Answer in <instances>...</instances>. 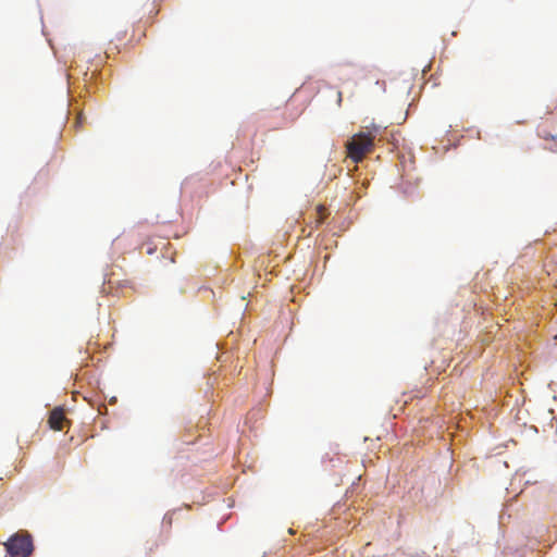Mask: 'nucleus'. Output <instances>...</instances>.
Instances as JSON below:
<instances>
[{
  "instance_id": "7ed1b4c3",
  "label": "nucleus",
  "mask_w": 557,
  "mask_h": 557,
  "mask_svg": "<svg viewBox=\"0 0 557 557\" xmlns=\"http://www.w3.org/2000/svg\"><path fill=\"white\" fill-rule=\"evenodd\" d=\"M66 422L65 412L61 407H57L50 412L48 423L52 430L62 431Z\"/></svg>"
},
{
  "instance_id": "f257e3e1",
  "label": "nucleus",
  "mask_w": 557,
  "mask_h": 557,
  "mask_svg": "<svg viewBox=\"0 0 557 557\" xmlns=\"http://www.w3.org/2000/svg\"><path fill=\"white\" fill-rule=\"evenodd\" d=\"M382 126L372 123L366 126L364 131L355 134L347 143V156L355 162L359 163L366 154L372 152L374 148V139L381 133Z\"/></svg>"
},
{
  "instance_id": "20e7f679",
  "label": "nucleus",
  "mask_w": 557,
  "mask_h": 557,
  "mask_svg": "<svg viewBox=\"0 0 557 557\" xmlns=\"http://www.w3.org/2000/svg\"><path fill=\"white\" fill-rule=\"evenodd\" d=\"M539 136L543 138L545 141H547L546 148L555 151L557 150V134H552L548 129L545 127L539 128Z\"/></svg>"
},
{
  "instance_id": "f03ea898",
  "label": "nucleus",
  "mask_w": 557,
  "mask_h": 557,
  "mask_svg": "<svg viewBox=\"0 0 557 557\" xmlns=\"http://www.w3.org/2000/svg\"><path fill=\"white\" fill-rule=\"evenodd\" d=\"M4 546L9 557H29L34 552L33 537L26 531L10 536Z\"/></svg>"
},
{
  "instance_id": "39448f33",
  "label": "nucleus",
  "mask_w": 557,
  "mask_h": 557,
  "mask_svg": "<svg viewBox=\"0 0 557 557\" xmlns=\"http://www.w3.org/2000/svg\"><path fill=\"white\" fill-rule=\"evenodd\" d=\"M327 216L326 208L322 205L317 206L315 208V216L313 220L314 227L318 228L324 222Z\"/></svg>"
},
{
  "instance_id": "423d86ee",
  "label": "nucleus",
  "mask_w": 557,
  "mask_h": 557,
  "mask_svg": "<svg viewBox=\"0 0 557 557\" xmlns=\"http://www.w3.org/2000/svg\"><path fill=\"white\" fill-rule=\"evenodd\" d=\"M342 101H343V94H342V91H338L337 92V104H338V107L342 106Z\"/></svg>"
}]
</instances>
